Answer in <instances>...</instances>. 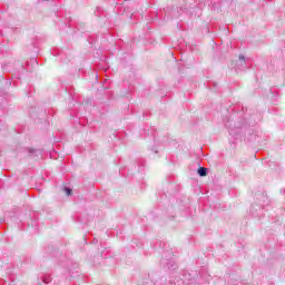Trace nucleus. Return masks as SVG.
<instances>
[{
	"label": "nucleus",
	"instance_id": "nucleus-1",
	"mask_svg": "<svg viewBox=\"0 0 285 285\" xmlns=\"http://www.w3.org/2000/svg\"><path fill=\"white\" fill-rule=\"evenodd\" d=\"M207 173H208V169H206V168H204V167H200V168L198 169V175H199L200 177H206Z\"/></svg>",
	"mask_w": 285,
	"mask_h": 285
},
{
	"label": "nucleus",
	"instance_id": "nucleus-2",
	"mask_svg": "<svg viewBox=\"0 0 285 285\" xmlns=\"http://www.w3.org/2000/svg\"><path fill=\"white\" fill-rule=\"evenodd\" d=\"M63 190H65L66 195H68V196L72 195V189H70V187H65Z\"/></svg>",
	"mask_w": 285,
	"mask_h": 285
},
{
	"label": "nucleus",
	"instance_id": "nucleus-3",
	"mask_svg": "<svg viewBox=\"0 0 285 285\" xmlns=\"http://www.w3.org/2000/svg\"><path fill=\"white\" fill-rule=\"evenodd\" d=\"M239 60H240V61H244V57H243V56H240V57H239Z\"/></svg>",
	"mask_w": 285,
	"mask_h": 285
}]
</instances>
